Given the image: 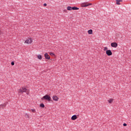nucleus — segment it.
I'll list each match as a JSON object with an SVG mask.
<instances>
[{
    "mask_svg": "<svg viewBox=\"0 0 131 131\" xmlns=\"http://www.w3.org/2000/svg\"><path fill=\"white\" fill-rule=\"evenodd\" d=\"M106 54L107 55V56H112L113 52L111 50H108L106 51Z\"/></svg>",
    "mask_w": 131,
    "mask_h": 131,
    "instance_id": "nucleus-5",
    "label": "nucleus"
},
{
    "mask_svg": "<svg viewBox=\"0 0 131 131\" xmlns=\"http://www.w3.org/2000/svg\"><path fill=\"white\" fill-rule=\"evenodd\" d=\"M116 4L118 5H121V3L120 2H122L123 1L122 0H116Z\"/></svg>",
    "mask_w": 131,
    "mask_h": 131,
    "instance_id": "nucleus-11",
    "label": "nucleus"
},
{
    "mask_svg": "<svg viewBox=\"0 0 131 131\" xmlns=\"http://www.w3.org/2000/svg\"><path fill=\"white\" fill-rule=\"evenodd\" d=\"M90 5H92V4L90 3L89 4L88 2L83 3L81 4V7H86Z\"/></svg>",
    "mask_w": 131,
    "mask_h": 131,
    "instance_id": "nucleus-3",
    "label": "nucleus"
},
{
    "mask_svg": "<svg viewBox=\"0 0 131 131\" xmlns=\"http://www.w3.org/2000/svg\"><path fill=\"white\" fill-rule=\"evenodd\" d=\"M114 99H110L108 100V102L110 104H112L113 103V102H114Z\"/></svg>",
    "mask_w": 131,
    "mask_h": 131,
    "instance_id": "nucleus-12",
    "label": "nucleus"
},
{
    "mask_svg": "<svg viewBox=\"0 0 131 131\" xmlns=\"http://www.w3.org/2000/svg\"><path fill=\"white\" fill-rule=\"evenodd\" d=\"M67 10H69V11H72V7H71L70 6L67 7Z\"/></svg>",
    "mask_w": 131,
    "mask_h": 131,
    "instance_id": "nucleus-14",
    "label": "nucleus"
},
{
    "mask_svg": "<svg viewBox=\"0 0 131 131\" xmlns=\"http://www.w3.org/2000/svg\"><path fill=\"white\" fill-rule=\"evenodd\" d=\"M45 59H47V60L50 59V56L48 55L47 53H46L44 55Z\"/></svg>",
    "mask_w": 131,
    "mask_h": 131,
    "instance_id": "nucleus-8",
    "label": "nucleus"
},
{
    "mask_svg": "<svg viewBox=\"0 0 131 131\" xmlns=\"http://www.w3.org/2000/svg\"><path fill=\"white\" fill-rule=\"evenodd\" d=\"M52 99L55 101H58L59 100V98L55 95L52 97Z\"/></svg>",
    "mask_w": 131,
    "mask_h": 131,
    "instance_id": "nucleus-7",
    "label": "nucleus"
},
{
    "mask_svg": "<svg viewBox=\"0 0 131 131\" xmlns=\"http://www.w3.org/2000/svg\"><path fill=\"white\" fill-rule=\"evenodd\" d=\"M40 107L42 108H44L45 107V104L43 103H41L40 104Z\"/></svg>",
    "mask_w": 131,
    "mask_h": 131,
    "instance_id": "nucleus-18",
    "label": "nucleus"
},
{
    "mask_svg": "<svg viewBox=\"0 0 131 131\" xmlns=\"http://www.w3.org/2000/svg\"><path fill=\"white\" fill-rule=\"evenodd\" d=\"M11 65H12L13 66L14 65H15L14 62L12 61V62H11Z\"/></svg>",
    "mask_w": 131,
    "mask_h": 131,
    "instance_id": "nucleus-21",
    "label": "nucleus"
},
{
    "mask_svg": "<svg viewBox=\"0 0 131 131\" xmlns=\"http://www.w3.org/2000/svg\"><path fill=\"white\" fill-rule=\"evenodd\" d=\"M47 6V4H46V3L43 4V6L46 7Z\"/></svg>",
    "mask_w": 131,
    "mask_h": 131,
    "instance_id": "nucleus-23",
    "label": "nucleus"
},
{
    "mask_svg": "<svg viewBox=\"0 0 131 131\" xmlns=\"http://www.w3.org/2000/svg\"><path fill=\"white\" fill-rule=\"evenodd\" d=\"M32 42H33V39L31 38H29L25 41V43L29 45L30 43H32Z\"/></svg>",
    "mask_w": 131,
    "mask_h": 131,
    "instance_id": "nucleus-4",
    "label": "nucleus"
},
{
    "mask_svg": "<svg viewBox=\"0 0 131 131\" xmlns=\"http://www.w3.org/2000/svg\"><path fill=\"white\" fill-rule=\"evenodd\" d=\"M111 46L112 48H117L118 45L117 42H112L111 43Z\"/></svg>",
    "mask_w": 131,
    "mask_h": 131,
    "instance_id": "nucleus-6",
    "label": "nucleus"
},
{
    "mask_svg": "<svg viewBox=\"0 0 131 131\" xmlns=\"http://www.w3.org/2000/svg\"><path fill=\"white\" fill-rule=\"evenodd\" d=\"M88 33L89 34H93V30L90 29L88 31Z\"/></svg>",
    "mask_w": 131,
    "mask_h": 131,
    "instance_id": "nucleus-13",
    "label": "nucleus"
},
{
    "mask_svg": "<svg viewBox=\"0 0 131 131\" xmlns=\"http://www.w3.org/2000/svg\"><path fill=\"white\" fill-rule=\"evenodd\" d=\"M42 100H46L48 102H50L51 101V97L49 95H46L41 98Z\"/></svg>",
    "mask_w": 131,
    "mask_h": 131,
    "instance_id": "nucleus-2",
    "label": "nucleus"
},
{
    "mask_svg": "<svg viewBox=\"0 0 131 131\" xmlns=\"http://www.w3.org/2000/svg\"><path fill=\"white\" fill-rule=\"evenodd\" d=\"M77 119V116L76 115L72 116L71 117V120L73 121H75Z\"/></svg>",
    "mask_w": 131,
    "mask_h": 131,
    "instance_id": "nucleus-9",
    "label": "nucleus"
},
{
    "mask_svg": "<svg viewBox=\"0 0 131 131\" xmlns=\"http://www.w3.org/2000/svg\"><path fill=\"white\" fill-rule=\"evenodd\" d=\"M24 93H27V95H29V91L24 87L18 90V94L19 95L23 94Z\"/></svg>",
    "mask_w": 131,
    "mask_h": 131,
    "instance_id": "nucleus-1",
    "label": "nucleus"
},
{
    "mask_svg": "<svg viewBox=\"0 0 131 131\" xmlns=\"http://www.w3.org/2000/svg\"><path fill=\"white\" fill-rule=\"evenodd\" d=\"M50 56H55L54 53L53 52H50Z\"/></svg>",
    "mask_w": 131,
    "mask_h": 131,
    "instance_id": "nucleus-19",
    "label": "nucleus"
},
{
    "mask_svg": "<svg viewBox=\"0 0 131 131\" xmlns=\"http://www.w3.org/2000/svg\"><path fill=\"white\" fill-rule=\"evenodd\" d=\"M30 111L32 112L33 113H35L36 112V111L35 109H31Z\"/></svg>",
    "mask_w": 131,
    "mask_h": 131,
    "instance_id": "nucleus-16",
    "label": "nucleus"
},
{
    "mask_svg": "<svg viewBox=\"0 0 131 131\" xmlns=\"http://www.w3.org/2000/svg\"><path fill=\"white\" fill-rule=\"evenodd\" d=\"M1 32H0V34H1Z\"/></svg>",
    "mask_w": 131,
    "mask_h": 131,
    "instance_id": "nucleus-24",
    "label": "nucleus"
},
{
    "mask_svg": "<svg viewBox=\"0 0 131 131\" xmlns=\"http://www.w3.org/2000/svg\"><path fill=\"white\" fill-rule=\"evenodd\" d=\"M72 9L73 10H79V8L76 7H72Z\"/></svg>",
    "mask_w": 131,
    "mask_h": 131,
    "instance_id": "nucleus-15",
    "label": "nucleus"
},
{
    "mask_svg": "<svg viewBox=\"0 0 131 131\" xmlns=\"http://www.w3.org/2000/svg\"><path fill=\"white\" fill-rule=\"evenodd\" d=\"M37 58H38L39 60H41V59H42V56H41V55H37Z\"/></svg>",
    "mask_w": 131,
    "mask_h": 131,
    "instance_id": "nucleus-17",
    "label": "nucleus"
},
{
    "mask_svg": "<svg viewBox=\"0 0 131 131\" xmlns=\"http://www.w3.org/2000/svg\"><path fill=\"white\" fill-rule=\"evenodd\" d=\"M108 48L107 47H104V51H107Z\"/></svg>",
    "mask_w": 131,
    "mask_h": 131,
    "instance_id": "nucleus-20",
    "label": "nucleus"
},
{
    "mask_svg": "<svg viewBox=\"0 0 131 131\" xmlns=\"http://www.w3.org/2000/svg\"><path fill=\"white\" fill-rule=\"evenodd\" d=\"M126 126H127V124H126V123H124L123 124V126L126 127Z\"/></svg>",
    "mask_w": 131,
    "mask_h": 131,
    "instance_id": "nucleus-22",
    "label": "nucleus"
},
{
    "mask_svg": "<svg viewBox=\"0 0 131 131\" xmlns=\"http://www.w3.org/2000/svg\"><path fill=\"white\" fill-rule=\"evenodd\" d=\"M7 106L6 103L2 104L0 105V108H4V107H6Z\"/></svg>",
    "mask_w": 131,
    "mask_h": 131,
    "instance_id": "nucleus-10",
    "label": "nucleus"
}]
</instances>
